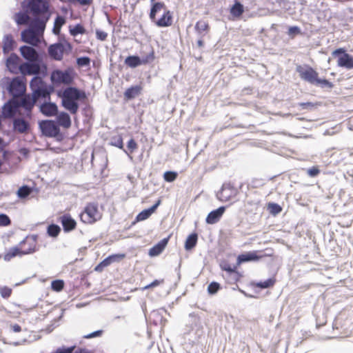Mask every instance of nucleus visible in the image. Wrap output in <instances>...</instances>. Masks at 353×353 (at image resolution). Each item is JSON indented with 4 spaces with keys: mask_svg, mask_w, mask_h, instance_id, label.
Returning <instances> with one entry per match:
<instances>
[{
    "mask_svg": "<svg viewBox=\"0 0 353 353\" xmlns=\"http://www.w3.org/2000/svg\"><path fill=\"white\" fill-rule=\"evenodd\" d=\"M21 8L22 10L14 16L18 25L28 24V27L21 33V40L37 46L41 43L44 32V19L40 17L44 14V0H23Z\"/></svg>",
    "mask_w": 353,
    "mask_h": 353,
    "instance_id": "1",
    "label": "nucleus"
},
{
    "mask_svg": "<svg viewBox=\"0 0 353 353\" xmlns=\"http://www.w3.org/2000/svg\"><path fill=\"white\" fill-rule=\"evenodd\" d=\"M57 95L61 100V106L71 114L78 112L79 101L86 99L85 92L74 86L57 90Z\"/></svg>",
    "mask_w": 353,
    "mask_h": 353,
    "instance_id": "2",
    "label": "nucleus"
},
{
    "mask_svg": "<svg viewBox=\"0 0 353 353\" xmlns=\"http://www.w3.org/2000/svg\"><path fill=\"white\" fill-rule=\"evenodd\" d=\"M30 88L32 90V98L30 95L23 94L17 98V108H24L30 112L32 109L34 104L39 98L44 97V81L41 77L35 76L30 81Z\"/></svg>",
    "mask_w": 353,
    "mask_h": 353,
    "instance_id": "3",
    "label": "nucleus"
},
{
    "mask_svg": "<svg viewBox=\"0 0 353 353\" xmlns=\"http://www.w3.org/2000/svg\"><path fill=\"white\" fill-rule=\"evenodd\" d=\"M76 73L72 68H68L64 70H54L50 74V81L55 86L64 85L69 86L72 84Z\"/></svg>",
    "mask_w": 353,
    "mask_h": 353,
    "instance_id": "4",
    "label": "nucleus"
},
{
    "mask_svg": "<svg viewBox=\"0 0 353 353\" xmlns=\"http://www.w3.org/2000/svg\"><path fill=\"white\" fill-rule=\"evenodd\" d=\"M81 221L85 223L92 224L101 218L97 203H88L79 215Z\"/></svg>",
    "mask_w": 353,
    "mask_h": 353,
    "instance_id": "5",
    "label": "nucleus"
},
{
    "mask_svg": "<svg viewBox=\"0 0 353 353\" xmlns=\"http://www.w3.org/2000/svg\"><path fill=\"white\" fill-rule=\"evenodd\" d=\"M72 46L67 41L57 42L48 47L49 56L56 61H61L63 59L64 52H70Z\"/></svg>",
    "mask_w": 353,
    "mask_h": 353,
    "instance_id": "6",
    "label": "nucleus"
},
{
    "mask_svg": "<svg viewBox=\"0 0 353 353\" xmlns=\"http://www.w3.org/2000/svg\"><path fill=\"white\" fill-rule=\"evenodd\" d=\"M12 99H17L22 96L26 92V85L22 79L19 77H14L7 87Z\"/></svg>",
    "mask_w": 353,
    "mask_h": 353,
    "instance_id": "7",
    "label": "nucleus"
},
{
    "mask_svg": "<svg viewBox=\"0 0 353 353\" xmlns=\"http://www.w3.org/2000/svg\"><path fill=\"white\" fill-rule=\"evenodd\" d=\"M332 55L338 57L337 64L341 68L347 70L353 69V57L350 54L346 53L344 49L338 48L333 51Z\"/></svg>",
    "mask_w": 353,
    "mask_h": 353,
    "instance_id": "8",
    "label": "nucleus"
},
{
    "mask_svg": "<svg viewBox=\"0 0 353 353\" xmlns=\"http://www.w3.org/2000/svg\"><path fill=\"white\" fill-rule=\"evenodd\" d=\"M296 72L301 79L311 84L316 85L318 80V73L311 67L303 68L301 65L296 67Z\"/></svg>",
    "mask_w": 353,
    "mask_h": 353,
    "instance_id": "9",
    "label": "nucleus"
},
{
    "mask_svg": "<svg viewBox=\"0 0 353 353\" xmlns=\"http://www.w3.org/2000/svg\"><path fill=\"white\" fill-rule=\"evenodd\" d=\"M46 137H54L57 141H62L64 138L61 132L60 126L54 120L46 119Z\"/></svg>",
    "mask_w": 353,
    "mask_h": 353,
    "instance_id": "10",
    "label": "nucleus"
},
{
    "mask_svg": "<svg viewBox=\"0 0 353 353\" xmlns=\"http://www.w3.org/2000/svg\"><path fill=\"white\" fill-rule=\"evenodd\" d=\"M41 63H36L32 61H27L19 65L18 70L23 74H38L41 70Z\"/></svg>",
    "mask_w": 353,
    "mask_h": 353,
    "instance_id": "11",
    "label": "nucleus"
},
{
    "mask_svg": "<svg viewBox=\"0 0 353 353\" xmlns=\"http://www.w3.org/2000/svg\"><path fill=\"white\" fill-rule=\"evenodd\" d=\"M20 52L21 56L26 59L27 61L41 63L39 55L33 47L23 46L20 48Z\"/></svg>",
    "mask_w": 353,
    "mask_h": 353,
    "instance_id": "12",
    "label": "nucleus"
},
{
    "mask_svg": "<svg viewBox=\"0 0 353 353\" xmlns=\"http://www.w3.org/2000/svg\"><path fill=\"white\" fill-rule=\"evenodd\" d=\"M17 99H10L6 103L2 108V115L4 118L10 119L15 116L19 111L17 108Z\"/></svg>",
    "mask_w": 353,
    "mask_h": 353,
    "instance_id": "13",
    "label": "nucleus"
},
{
    "mask_svg": "<svg viewBox=\"0 0 353 353\" xmlns=\"http://www.w3.org/2000/svg\"><path fill=\"white\" fill-rule=\"evenodd\" d=\"M236 190L230 183L223 184L221 190L217 193V198L221 201H228L235 196Z\"/></svg>",
    "mask_w": 353,
    "mask_h": 353,
    "instance_id": "14",
    "label": "nucleus"
},
{
    "mask_svg": "<svg viewBox=\"0 0 353 353\" xmlns=\"http://www.w3.org/2000/svg\"><path fill=\"white\" fill-rule=\"evenodd\" d=\"M24 243V241H21L19 246H15L10 248L8 251L4 254L3 259L6 261H10L12 258L17 256H22L31 252V250H23L21 249L22 244Z\"/></svg>",
    "mask_w": 353,
    "mask_h": 353,
    "instance_id": "15",
    "label": "nucleus"
},
{
    "mask_svg": "<svg viewBox=\"0 0 353 353\" xmlns=\"http://www.w3.org/2000/svg\"><path fill=\"white\" fill-rule=\"evenodd\" d=\"M59 219L65 232H70L76 228L77 222L70 214H65Z\"/></svg>",
    "mask_w": 353,
    "mask_h": 353,
    "instance_id": "16",
    "label": "nucleus"
},
{
    "mask_svg": "<svg viewBox=\"0 0 353 353\" xmlns=\"http://www.w3.org/2000/svg\"><path fill=\"white\" fill-rule=\"evenodd\" d=\"M56 123L65 129H68L71 127L72 121L69 113L61 111L59 112L56 116Z\"/></svg>",
    "mask_w": 353,
    "mask_h": 353,
    "instance_id": "17",
    "label": "nucleus"
},
{
    "mask_svg": "<svg viewBox=\"0 0 353 353\" xmlns=\"http://www.w3.org/2000/svg\"><path fill=\"white\" fill-rule=\"evenodd\" d=\"M225 211V207L221 206L219 208L211 211L207 216L205 221L208 224L217 223Z\"/></svg>",
    "mask_w": 353,
    "mask_h": 353,
    "instance_id": "18",
    "label": "nucleus"
},
{
    "mask_svg": "<svg viewBox=\"0 0 353 353\" xmlns=\"http://www.w3.org/2000/svg\"><path fill=\"white\" fill-rule=\"evenodd\" d=\"M158 27H168L172 25V12L168 10L165 9L163 15L159 19L154 20L153 21Z\"/></svg>",
    "mask_w": 353,
    "mask_h": 353,
    "instance_id": "19",
    "label": "nucleus"
},
{
    "mask_svg": "<svg viewBox=\"0 0 353 353\" xmlns=\"http://www.w3.org/2000/svg\"><path fill=\"white\" fill-rule=\"evenodd\" d=\"M161 204V200H158L152 207L145 209L136 216V221H142L148 219Z\"/></svg>",
    "mask_w": 353,
    "mask_h": 353,
    "instance_id": "20",
    "label": "nucleus"
},
{
    "mask_svg": "<svg viewBox=\"0 0 353 353\" xmlns=\"http://www.w3.org/2000/svg\"><path fill=\"white\" fill-rule=\"evenodd\" d=\"M19 57L15 53H12L7 59L6 65L12 73H17L18 71Z\"/></svg>",
    "mask_w": 353,
    "mask_h": 353,
    "instance_id": "21",
    "label": "nucleus"
},
{
    "mask_svg": "<svg viewBox=\"0 0 353 353\" xmlns=\"http://www.w3.org/2000/svg\"><path fill=\"white\" fill-rule=\"evenodd\" d=\"M29 123L21 118H15L13 120V129L19 133H25L29 130Z\"/></svg>",
    "mask_w": 353,
    "mask_h": 353,
    "instance_id": "22",
    "label": "nucleus"
},
{
    "mask_svg": "<svg viewBox=\"0 0 353 353\" xmlns=\"http://www.w3.org/2000/svg\"><path fill=\"white\" fill-rule=\"evenodd\" d=\"M168 243V238H164L161 240L158 243L154 245L149 250V255L150 256H156L159 255L165 249Z\"/></svg>",
    "mask_w": 353,
    "mask_h": 353,
    "instance_id": "23",
    "label": "nucleus"
},
{
    "mask_svg": "<svg viewBox=\"0 0 353 353\" xmlns=\"http://www.w3.org/2000/svg\"><path fill=\"white\" fill-rule=\"evenodd\" d=\"M52 313L56 314V316L53 320V323L46 327V332L48 333L52 332L56 327L59 326V321L63 316V310L59 307H55L52 310Z\"/></svg>",
    "mask_w": 353,
    "mask_h": 353,
    "instance_id": "24",
    "label": "nucleus"
},
{
    "mask_svg": "<svg viewBox=\"0 0 353 353\" xmlns=\"http://www.w3.org/2000/svg\"><path fill=\"white\" fill-rule=\"evenodd\" d=\"M259 256L257 255L256 252H248L241 254H239L237 257V263L241 264L243 263L256 261L259 259Z\"/></svg>",
    "mask_w": 353,
    "mask_h": 353,
    "instance_id": "25",
    "label": "nucleus"
},
{
    "mask_svg": "<svg viewBox=\"0 0 353 353\" xmlns=\"http://www.w3.org/2000/svg\"><path fill=\"white\" fill-rule=\"evenodd\" d=\"M145 61H141V59L139 56L136 55L128 56L125 59V63L132 68L145 64Z\"/></svg>",
    "mask_w": 353,
    "mask_h": 353,
    "instance_id": "26",
    "label": "nucleus"
},
{
    "mask_svg": "<svg viewBox=\"0 0 353 353\" xmlns=\"http://www.w3.org/2000/svg\"><path fill=\"white\" fill-rule=\"evenodd\" d=\"M166 6L163 2H153L150 12V19L152 21H154L157 14L161 10H165Z\"/></svg>",
    "mask_w": 353,
    "mask_h": 353,
    "instance_id": "27",
    "label": "nucleus"
},
{
    "mask_svg": "<svg viewBox=\"0 0 353 353\" xmlns=\"http://www.w3.org/2000/svg\"><path fill=\"white\" fill-rule=\"evenodd\" d=\"M141 90L142 88L141 85H136L131 86L125 91L124 97L128 100L132 99L140 94Z\"/></svg>",
    "mask_w": 353,
    "mask_h": 353,
    "instance_id": "28",
    "label": "nucleus"
},
{
    "mask_svg": "<svg viewBox=\"0 0 353 353\" xmlns=\"http://www.w3.org/2000/svg\"><path fill=\"white\" fill-rule=\"evenodd\" d=\"M14 45V41L10 34H6L3 40V52L8 53L11 51Z\"/></svg>",
    "mask_w": 353,
    "mask_h": 353,
    "instance_id": "29",
    "label": "nucleus"
},
{
    "mask_svg": "<svg viewBox=\"0 0 353 353\" xmlns=\"http://www.w3.org/2000/svg\"><path fill=\"white\" fill-rule=\"evenodd\" d=\"M65 23V19L64 18V17L61 16V15H57L54 19V26L52 28V32L56 35H59L60 34L61 27Z\"/></svg>",
    "mask_w": 353,
    "mask_h": 353,
    "instance_id": "30",
    "label": "nucleus"
},
{
    "mask_svg": "<svg viewBox=\"0 0 353 353\" xmlns=\"http://www.w3.org/2000/svg\"><path fill=\"white\" fill-rule=\"evenodd\" d=\"M194 28L198 34V37H203L205 34V32H208L209 29V25L204 21H197Z\"/></svg>",
    "mask_w": 353,
    "mask_h": 353,
    "instance_id": "31",
    "label": "nucleus"
},
{
    "mask_svg": "<svg viewBox=\"0 0 353 353\" xmlns=\"http://www.w3.org/2000/svg\"><path fill=\"white\" fill-rule=\"evenodd\" d=\"M189 317L190 319L192 329H196V330H203V325L200 316L194 312H192L189 314Z\"/></svg>",
    "mask_w": 353,
    "mask_h": 353,
    "instance_id": "32",
    "label": "nucleus"
},
{
    "mask_svg": "<svg viewBox=\"0 0 353 353\" xmlns=\"http://www.w3.org/2000/svg\"><path fill=\"white\" fill-rule=\"evenodd\" d=\"M59 112L58 106L55 103L46 101V117L57 116Z\"/></svg>",
    "mask_w": 353,
    "mask_h": 353,
    "instance_id": "33",
    "label": "nucleus"
},
{
    "mask_svg": "<svg viewBox=\"0 0 353 353\" xmlns=\"http://www.w3.org/2000/svg\"><path fill=\"white\" fill-rule=\"evenodd\" d=\"M198 235L196 233H192L190 234L185 242V249L190 250L195 247L197 243Z\"/></svg>",
    "mask_w": 353,
    "mask_h": 353,
    "instance_id": "34",
    "label": "nucleus"
},
{
    "mask_svg": "<svg viewBox=\"0 0 353 353\" xmlns=\"http://www.w3.org/2000/svg\"><path fill=\"white\" fill-rule=\"evenodd\" d=\"M243 12V6L239 1H236L230 9V13L236 17H240Z\"/></svg>",
    "mask_w": 353,
    "mask_h": 353,
    "instance_id": "35",
    "label": "nucleus"
},
{
    "mask_svg": "<svg viewBox=\"0 0 353 353\" xmlns=\"http://www.w3.org/2000/svg\"><path fill=\"white\" fill-rule=\"evenodd\" d=\"M69 32L72 36L75 37L78 34H84L85 32V29L81 24L78 23L76 24L74 26H70L69 27Z\"/></svg>",
    "mask_w": 353,
    "mask_h": 353,
    "instance_id": "36",
    "label": "nucleus"
},
{
    "mask_svg": "<svg viewBox=\"0 0 353 353\" xmlns=\"http://www.w3.org/2000/svg\"><path fill=\"white\" fill-rule=\"evenodd\" d=\"M61 232V228L57 225L52 223L47 228V234L51 237H57Z\"/></svg>",
    "mask_w": 353,
    "mask_h": 353,
    "instance_id": "37",
    "label": "nucleus"
},
{
    "mask_svg": "<svg viewBox=\"0 0 353 353\" xmlns=\"http://www.w3.org/2000/svg\"><path fill=\"white\" fill-rule=\"evenodd\" d=\"M32 192V189L28 185H23L19 188L17 194L20 199H26L28 197Z\"/></svg>",
    "mask_w": 353,
    "mask_h": 353,
    "instance_id": "38",
    "label": "nucleus"
},
{
    "mask_svg": "<svg viewBox=\"0 0 353 353\" xmlns=\"http://www.w3.org/2000/svg\"><path fill=\"white\" fill-rule=\"evenodd\" d=\"M64 287V281L61 279H56L51 283V289L55 292H60Z\"/></svg>",
    "mask_w": 353,
    "mask_h": 353,
    "instance_id": "39",
    "label": "nucleus"
},
{
    "mask_svg": "<svg viewBox=\"0 0 353 353\" xmlns=\"http://www.w3.org/2000/svg\"><path fill=\"white\" fill-rule=\"evenodd\" d=\"M221 288V285L219 283L213 281L208 286V292L211 294H215Z\"/></svg>",
    "mask_w": 353,
    "mask_h": 353,
    "instance_id": "40",
    "label": "nucleus"
},
{
    "mask_svg": "<svg viewBox=\"0 0 353 353\" xmlns=\"http://www.w3.org/2000/svg\"><path fill=\"white\" fill-rule=\"evenodd\" d=\"M268 208L270 210V213L274 215L280 213L282 210L281 207L279 204L274 203H270L268 204Z\"/></svg>",
    "mask_w": 353,
    "mask_h": 353,
    "instance_id": "41",
    "label": "nucleus"
},
{
    "mask_svg": "<svg viewBox=\"0 0 353 353\" xmlns=\"http://www.w3.org/2000/svg\"><path fill=\"white\" fill-rule=\"evenodd\" d=\"M77 64L79 67H87L90 64V59L88 57H81L77 59Z\"/></svg>",
    "mask_w": 353,
    "mask_h": 353,
    "instance_id": "42",
    "label": "nucleus"
},
{
    "mask_svg": "<svg viewBox=\"0 0 353 353\" xmlns=\"http://www.w3.org/2000/svg\"><path fill=\"white\" fill-rule=\"evenodd\" d=\"M274 282H275L274 279H268L264 281H261V282L257 283L256 286L260 288H262V289H265V288H268L274 285Z\"/></svg>",
    "mask_w": 353,
    "mask_h": 353,
    "instance_id": "43",
    "label": "nucleus"
},
{
    "mask_svg": "<svg viewBox=\"0 0 353 353\" xmlns=\"http://www.w3.org/2000/svg\"><path fill=\"white\" fill-rule=\"evenodd\" d=\"M177 173L172 171H167L164 173L163 177L165 181L172 182L177 177Z\"/></svg>",
    "mask_w": 353,
    "mask_h": 353,
    "instance_id": "44",
    "label": "nucleus"
},
{
    "mask_svg": "<svg viewBox=\"0 0 353 353\" xmlns=\"http://www.w3.org/2000/svg\"><path fill=\"white\" fill-rule=\"evenodd\" d=\"M11 224V220L6 214H0V226H8Z\"/></svg>",
    "mask_w": 353,
    "mask_h": 353,
    "instance_id": "45",
    "label": "nucleus"
},
{
    "mask_svg": "<svg viewBox=\"0 0 353 353\" xmlns=\"http://www.w3.org/2000/svg\"><path fill=\"white\" fill-rule=\"evenodd\" d=\"M75 347V345L70 347L62 346L61 347L57 348L54 353H72Z\"/></svg>",
    "mask_w": 353,
    "mask_h": 353,
    "instance_id": "46",
    "label": "nucleus"
},
{
    "mask_svg": "<svg viewBox=\"0 0 353 353\" xmlns=\"http://www.w3.org/2000/svg\"><path fill=\"white\" fill-rule=\"evenodd\" d=\"M0 294L3 298L8 299L10 296V295L12 294V289L9 288L6 286H4V287L0 286Z\"/></svg>",
    "mask_w": 353,
    "mask_h": 353,
    "instance_id": "47",
    "label": "nucleus"
},
{
    "mask_svg": "<svg viewBox=\"0 0 353 353\" xmlns=\"http://www.w3.org/2000/svg\"><path fill=\"white\" fill-rule=\"evenodd\" d=\"M316 85H319L321 88H332L333 87V84L332 82L329 81L327 79H318Z\"/></svg>",
    "mask_w": 353,
    "mask_h": 353,
    "instance_id": "48",
    "label": "nucleus"
},
{
    "mask_svg": "<svg viewBox=\"0 0 353 353\" xmlns=\"http://www.w3.org/2000/svg\"><path fill=\"white\" fill-rule=\"evenodd\" d=\"M112 145L120 149H123L124 152L128 154L127 151L125 149H123V143L121 137H119L117 139H115L114 142H112Z\"/></svg>",
    "mask_w": 353,
    "mask_h": 353,
    "instance_id": "49",
    "label": "nucleus"
},
{
    "mask_svg": "<svg viewBox=\"0 0 353 353\" xmlns=\"http://www.w3.org/2000/svg\"><path fill=\"white\" fill-rule=\"evenodd\" d=\"M127 147H128V150H130V152L132 153L134 152V150H135L137 148V143L133 139H130L128 142Z\"/></svg>",
    "mask_w": 353,
    "mask_h": 353,
    "instance_id": "50",
    "label": "nucleus"
},
{
    "mask_svg": "<svg viewBox=\"0 0 353 353\" xmlns=\"http://www.w3.org/2000/svg\"><path fill=\"white\" fill-rule=\"evenodd\" d=\"M319 172L320 170L317 167H312L307 170V174L311 177L316 176Z\"/></svg>",
    "mask_w": 353,
    "mask_h": 353,
    "instance_id": "51",
    "label": "nucleus"
},
{
    "mask_svg": "<svg viewBox=\"0 0 353 353\" xmlns=\"http://www.w3.org/2000/svg\"><path fill=\"white\" fill-rule=\"evenodd\" d=\"M96 36L99 40L105 41L108 37V34L102 30H97Z\"/></svg>",
    "mask_w": 353,
    "mask_h": 353,
    "instance_id": "52",
    "label": "nucleus"
},
{
    "mask_svg": "<svg viewBox=\"0 0 353 353\" xmlns=\"http://www.w3.org/2000/svg\"><path fill=\"white\" fill-rule=\"evenodd\" d=\"M103 333V331L102 330H97V331H94L92 333H90L87 335H85L83 336V338L85 339H92V338H94V337H99V336H101V334Z\"/></svg>",
    "mask_w": 353,
    "mask_h": 353,
    "instance_id": "53",
    "label": "nucleus"
},
{
    "mask_svg": "<svg viewBox=\"0 0 353 353\" xmlns=\"http://www.w3.org/2000/svg\"><path fill=\"white\" fill-rule=\"evenodd\" d=\"M154 59V53L153 50H151V52L145 57L141 59V61H146L145 64L149 63L150 61H153Z\"/></svg>",
    "mask_w": 353,
    "mask_h": 353,
    "instance_id": "54",
    "label": "nucleus"
},
{
    "mask_svg": "<svg viewBox=\"0 0 353 353\" xmlns=\"http://www.w3.org/2000/svg\"><path fill=\"white\" fill-rule=\"evenodd\" d=\"M299 105L302 108V109H311L314 105L311 102H305V103H299Z\"/></svg>",
    "mask_w": 353,
    "mask_h": 353,
    "instance_id": "55",
    "label": "nucleus"
},
{
    "mask_svg": "<svg viewBox=\"0 0 353 353\" xmlns=\"http://www.w3.org/2000/svg\"><path fill=\"white\" fill-rule=\"evenodd\" d=\"M125 256L124 254H112L109 256L111 258V261L113 262L122 259Z\"/></svg>",
    "mask_w": 353,
    "mask_h": 353,
    "instance_id": "56",
    "label": "nucleus"
},
{
    "mask_svg": "<svg viewBox=\"0 0 353 353\" xmlns=\"http://www.w3.org/2000/svg\"><path fill=\"white\" fill-rule=\"evenodd\" d=\"M161 281H159V280H154V281H152L151 283H150L149 285L145 286L143 288V289H148L150 288H153V287H156L157 285H159L160 283H161Z\"/></svg>",
    "mask_w": 353,
    "mask_h": 353,
    "instance_id": "57",
    "label": "nucleus"
},
{
    "mask_svg": "<svg viewBox=\"0 0 353 353\" xmlns=\"http://www.w3.org/2000/svg\"><path fill=\"white\" fill-rule=\"evenodd\" d=\"M111 258L112 257L109 256L105 258L104 260L101 261V265H103V267H107L109 265H110L112 263V261H111Z\"/></svg>",
    "mask_w": 353,
    "mask_h": 353,
    "instance_id": "58",
    "label": "nucleus"
},
{
    "mask_svg": "<svg viewBox=\"0 0 353 353\" xmlns=\"http://www.w3.org/2000/svg\"><path fill=\"white\" fill-rule=\"evenodd\" d=\"M300 32V29L297 26H292L289 28V34H298Z\"/></svg>",
    "mask_w": 353,
    "mask_h": 353,
    "instance_id": "59",
    "label": "nucleus"
},
{
    "mask_svg": "<svg viewBox=\"0 0 353 353\" xmlns=\"http://www.w3.org/2000/svg\"><path fill=\"white\" fill-rule=\"evenodd\" d=\"M39 127L41 135L44 136V120H41L39 121Z\"/></svg>",
    "mask_w": 353,
    "mask_h": 353,
    "instance_id": "60",
    "label": "nucleus"
},
{
    "mask_svg": "<svg viewBox=\"0 0 353 353\" xmlns=\"http://www.w3.org/2000/svg\"><path fill=\"white\" fill-rule=\"evenodd\" d=\"M12 329L13 332H19L21 330V326L18 324H14V325H12Z\"/></svg>",
    "mask_w": 353,
    "mask_h": 353,
    "instance_id": "61",
    "label": "nucleus"
},
{
    "mask_svg": "<svg viewBox=\"0 0 353 353\" xmlns=\"http://www.w3.org/2000/svg\"><path fill=\"white\" fill-rule=\"evenodd\" d=\"M77 2H79L81 5L83 6H87L91 3L92 0H76Z\"/></svg>",
    "mask_w": 353,
    "mask_h": 353,
    "instance_id": "62",
    "label": "nucleus"
},
{
    "mask_svg": "<svg viewBox=\"0 0 353 353\" xmlns=\"http://www.w3.org/2000/svg\"><path fill=\"white\" fill-rule=\"evenodd\" d=\"M52 88L51 86H48L47 87L46 85V90H45V92H46V99L47 98V97H48V98H50V92L52 91Z\"/></svg>",
    "mask_w": 353,
    "mask_h": 353,
    "instance_id": "63",
    "label": "nucleus"
},
{
    "mask_svg": "<svg viewBox=\"0 0 353 353\" xmlns=\"http://www.w3.org/2000/svg\"><path fill=\"white\" fill-rule=\"evenodd\" d=\"M74 353H90L86 349H79L74 352Z\"/></svg>",
    "mask_w": 353,
    "mask_h": 353,
    "instance_id": "64",
    "label": "nucleus"
}]
</instances>
